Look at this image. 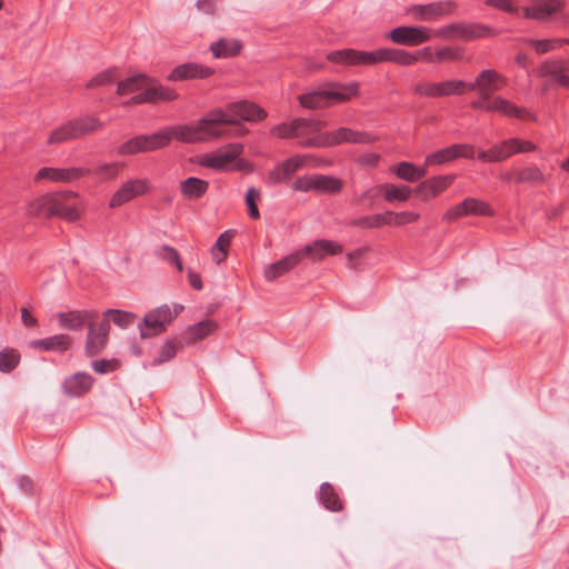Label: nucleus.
Masks as SVG:
<instances>
[{
	"mask_svg": "<svg viewBox=\"0 0 569 569\" xmlns=\"http://www.w3.org/2000/svg\"><path fill=\"white\" fill-rule=\"evenodd\" d=\"M267 118V111L254 102L240 100L216 108L197 121L202 142L217 140L226 134L223 124H239L241 121L258 122Z\"/></svg>",
	"mask_w": 569,
	"mask_h": 569,
	"instance_id": "obj_1",
	"label": "nucleus"
},
{
	"mask_svg": "<svg viewBox=\"0 0 569 569\" xmlns=\"http://www.w3.org/2000/svg\"><path fill=\"white\" fill-rule=\"evenodd\" d=\"M358 93L359 84L357 82H329L300 94L298 101L305 109L317 110L347 102Z\"/></svg>",
	"mask_w": 569,
	"mask_h": 569,
	"instance_id": "obj_2",
	"label": "nucleus"
},
{
	"mask_svg": "<svg viewBox=\"0 0 569 569\" xmlns=\"http://www.w3.org/2000/svg\"><path fill=\"white\" fill-rule=\"evenodd\" d=\"M146 151L151 152L167 147L173 139L183 143H198L202 142L197 122L188 124H176L166 127L162 130L143 134Z\"/></svg>",
	"mask_w": 569,
	"mask_h": 569,
	"instance_id": "obj_3",
	"label": "nucleus"
},
{
	"mask_svg": "<svg viewBox=\"0 0 569 569\" xmlns=\"http://www.w3.org/2000/svg\"><path fill=\"white\" fill-rule=\"evenodd\" d=\"M397 48H379L373 51H360L356 49H342L327 54L330 62L346 66H372L396 60Z\"/></svg>",
	"mask_w": 569,
	"mask_h": 569,
	"instance_id": "obj_4",
	"label": "nucleus"
},
{
	"mask_svg": "<svg viewBox=\"0 0 569 569\" xmlns=\"http://www.w3.org/2000/svg\"><path fill=\"white\" fill-rule=\"evenodd\" d=\"M376 141V137L369 132L356 131L347 127H340L333 131L322 132L301 142L303 147L330 148L341 143L369 144Z\"/></svg>",
	"mask_w": 569,
	"mask_h": 569,
	"instance_id": "obj_5",
	"label": "nucleus"
},
{
	"mask_svg": "<svg viewBox=\"0 0 569 569\" xmlns=\"http://www.w3.org/2000/svg\"><path fill=\"white\" fill-rule=\"evenodd\" d=\"M326 122L316 119L297 118L289 122H282L271 129V133L280 139H297L298 146L305 148L301 142L322 132Z\"/></svg>",
	"mask_w": 569,
	"mask_h": 569,
	"instance_id": "obj_6",
	"label": "nucleus"
},
{
	"mask_svg": "<svg viewBox=\"0 0 569 569\" xmlns=\"http://www.w3.org/2000/svg\"><path fill=\"white\" fill-rule=\"evenodd\" d=\"M506 83V78L493 69L482 70L473 82L467 83V89L477 91L478 99L470 102L472 109H479L480 106H488L492 92L501 89Z\"/></svg>",
	"mask_w": 569,
	"mask_h": 569,
	"instance_id": "obj_7",
	"label": "nucleus"
},
{
	"mask_svg": "<svg viewBox=\"0 0 569 569\" xmlns=\"http://www.w3.org/2000/svg\"><path fill=\"white\" fill-rule=\"evenodd\" d=\"M492 30L483 24L478 23H451L432 31V38H441L443 40H463L471 41L479 38L491 36Z\"/></svg>",
	"mask_w": 569,
	"mask_h": 569,
	"instance_id": "obj_8",
	"label": "nucleus"
},
{
	"mask_svg": "<svg viewBox=\"0 0 569 569\" xmlns=\"http://www.w3.org/2000/svg\"><path fill=\"white\" fill-rule=\"evenodd\" d=\"M50 213L52 217H59L73 222L80 218V201L76 192L62 190L50 192Z\"/></svg>",
	"mask_w": 569,
	"mask_h": 569,
	"instance_id": "obj_9",
	"label": "nucleus"
},
{
	"mask_svg": "<svg viewBox=\"0 0 569 569\" xmlns=\"http://www.w3.org/2000/svg\"><path fill=\"white\" fill-rule=\"evenodd\" d=\"M178 311H172L167 305L151 310L144 316L143 322L139 325L141 338H149L162 333L177 317Z\"/></svg>",
	"mask_w": 569,
	"mask_h": 569,
	"instance_id": "obj_10",
	"label": "nucleus"
},
{
	"mask_svg": "<svg viewBox=\"0 0 569 569\" xmlns=\"http://www.w3.org/2000/svg\"><path fill=\"white\" fill-rule=\"evenodd\" d=\"M110 332L109 319H102L99 322L92 320L87 327L84 352L88 357H94L101 353L108 345Z\"/></svg>",
	"mask_w": 569,
	"mask_h": 569,
	"instance_id": "obj_11",
	"label": "nucleus"
},
{
	"mask_svg": "<svg viewBox=\"0 0 569 569\" xmlns=\"http://www.w3.org/2000/svg\"><path fill=\"white\" fill-rule=\"evenodd\" d=\"M388 38L396 44L416 47L432 38V30L425 26H400L393 28Z\"/></svg>",
	"mask_w": 569,
	"mask_h": 569,
	"instance_id": "obj_12",
	"label": "nucleus"
},
{
	"mask_svg": "<svg viewBox=\"0 0 569 569\" xmlns=\"http://www.w3.org/2000/svg\"><path fill=\"white\" fill-rule=\"evenodd\" d=\"M243 152V146L240 143H230L216 152L207 153L201 157L200 166L217 171H224L231 168V164Z\"/></svg>",
	"mask_w": 569,
	"mask_h": 569,
	"instance_id": "obj_13",
	"label": "nucleus"
},
{
	"mask_svg": "<svg viewBox=\"0 0 569 569\" xmlns=\"http://www.w3.org/2000/svg\"><path fill=\"white\" fill-rule=\"evenodd\" d=\"M467 216L491 217L493 216V210L486 201L469 197L448 209L442 216V220L451 222Z\"/></svg>",
	"mask_w": 569,
	"mask_h": 569,
	"instance_id": "obj_14",
	"label": "nucleus"
},
{
	"mask_svg": "<svg viewBox=\"0 0 569 569\" xmlns=\"http://www.w3.org/2000/svg\"><path fill=\"white\" fill-rule=\"evenodd\" d=\"M456 3L450 0L428 4H413L408 9V13L416 20L433 22L451 14L456 10Z\"/></svg>",
	"mask_w": 569,
	"mask_h": 569,
	"instance_id": "obj_15",
	"label": "nucleus"
},
{
	"mask_svg": "<svg viewBox=\"0 0 569 569\" xmlns=\"http://www.w3.org/2000/svg\"><path fill=\"white\" fill-rule=\"evenodd\" d=\"M473 157L475 147L472 144L456 143L428 154L426 157L425 164H442L456 160L458 158L473 159Z\"/></svg>",
	"mask_w": 569,
	"mask_h": 569,
	"instance_id": "obj_16",
	"label": "nucleus"
},
{
	"mask_svg": "<svg viewBox=\"0 0 569 569\" xmlns=\"http://www.w3.org/2000/svg\"><path fill=\"white\" fill-rule=\"evenodd\" d=\"M59 326L69 331H80L92 320H98L99 312L94 309H78L57 315Z\"/></svg>",
	"mask_w": 569,
	"mask_h": 569,
	"instance_id": "obj_17",
	"label": "nucleus"
},
{
	"mask_svg": "<svg viewBox=\"0 0 569 569\" xmlns=\"http://www.w3.org/2000/svg\"><path fill=\"white\" fill-rule=\"evenodd\" d=\"M149 182L147 179H131L124 182L111 197L110 208H118L130 200L142 196L149 191Z\"/></svg>",
	"mask_w": 569,
	"mask_h": 569,
	"instance_id": "obj_18",
	"label": "nucleus"
},
{
	"mask_svg": "<svg viewBox=\"0 0 569 569\" xmlns=\"http://www.w3.org/2000/svg\"><path fill=\"white\" fill-rule=\"evenodd\" d=\"M91 173L90 168H51L42 167L36 174L37 180L48 179L53 182H71L83 177H88Z\"/></svg>",
	"mask_w": 569,
	"mask_h": 569,
	"instance_id": "obj_19",
	"label": "nucleus"
},
{
	"mask_svg": "<svg viewBox=\"0 0 569 569\" xmlns=\"http://www.w3.org/2000/svg\"><path fill=\"white\" fill-rule=\"evenodd\" d=\"M343 250L342 244L333 240L319 239L313 241L310 244L301 248L299 253H301V258H310L313 261L322 260L327 256H337L340 254Z\"/></svg>",
	"mask_w": 569,
	"mask_h": 569,
	"instance_id": "obj_20",
	"label": "nucleus"
},
{
	"mask_svg": "<svg viewBox=\"0 0 569 569\" xmlns=\"http://www.w3.org/2000/svg\"><path fill=\"white\" fill-rule=\"evenodd\" d=\"M563 6L562 0H532L530 6L523 8V16L529 19L547 20Z\"/></svg>",
	"mask_w": 569,
	"mask_h": 569,
	"instance_id": "obj_21",
	"label": "nucleus"
},
{
	"mask_svg": "<svg viewBox=\"0 0 569 569\" xmlns=\"http://www.w3.org/2000/svg\"><path fill=\"white\" fill-rule=\"evenodd\" d=\"M212 73L213 69L209 67L189 62L176 67L168 76V80L181 81L188 79H206L210 77Z\"/></svg>",
	"mask_w": 569,
	"mask_h": 569,
	"instance_id": "obj_22",
	"label": "nucleus"
},
{
	"mask_svg": "<svg viewBox=\"0 0 569 569\" xmlns=\"http://www.w3.org/2000/svg\"><path fill=\"white\" fill-rule=\"evenodd\" d=\"M538 74L551 78L557 84L569 88V76L566 74V63L562 60L548 59L540 63Z\"/></svg>",
	"mask_w": 569,
	"mask_h": 569,
	"instance_id": "obj_23",
	"label": "nucleus"
},
{
	"mask_svg": "<svg viewBox=\"0 0 569 569\" xmlns=\"http://www.w3.org/2000/svg\"><path fill=\"white\" fill-rule=\"evenodd\" d=\"M72 346V338L66 333L53 335L43 339L32 340L30 348L42 351L66 352Z\"/></svg>",
	"mask_w": 569,
	"mask_h": 569,
	"instance_id": "obj_24",
	"label": "nucleus"
},
{
	"mask_svg": "<svg viewBox=\"0 0 569 569\" xmlns=\"http://www.w3.org/2000/svg\"><path fill=\"white\" fill-rule=\"evenodd\" d=\"M453 176H438L422 181L417 188L416 192L422 200H429L436 197L441 191L446 190L452 182Z\"/></svg>",
	"mask_w": 569,
	"mask_h": 569,
	"instance_id": "obj_25",
	"label": "nucleus"
},
{
	"mask_svg": "<svg viewBox=\"0 0 569 569\" xmlns=\"http://www.w3.org/2000/svg\"><path fill=\"white\" fill-rule=\"evenodd\" d=\"M93 377L87 372H77L63 382V391L72 397L86 395L93 386Z\"/></svg>",
	"mask_w": 569,
	"mask_h": 569,
	"instance_id": "obj_26",
	"label": "nucleus"
},
{
	"mask_svg": "<svg viewBox=\"0 0 569 569\" xmlns=\"http://www.w3.org/2000/svg\"><path fill=\"white\" fill-rule=\"evenodd\" d=\"M301 260H302V258H301V253H299V251L292 252V253L288 254L287 257L282 258L281 260L269 264L264 269V278L269 281H272V280L283 276L288 271H290Z\"/></svg>",
	"mask_w": 569,
	"mask_h": 569,
	"instance_id": "obj_27",
	"label": "nucleus"
},
{
	"mask_svg": "<svg viewBox=\"0 0 569 569\" xmlns=\"http://www.w3.org/2000/svg\"><path fill=\"white\" fill-rule=\"evenodd\" d=\"M500 160L505 161L516 153H526L537 150V146L528 140L510 138L498 143Z\"/></svg>",
	"mask_w": 569,
	"mask_h": 569,
	"instance_id": "obj_28",
	"label": "nucleus"
},
{
	"mask_svg": "<svg viewBox=\"0 0 569 569\" xmlns=\"http://www.w3.org/2000/svg\"><path fill=\"white\" fill-rule=\"evenodd\" d=\"M179 188L184 199L198 200L207 193L209 182L197 177H189L180 182Z\"/></svg>",
	"mask_w": 569,
	"mask_h": 569,
	"instance_id": "obj_29",
	"label": "nucleus"
},
{
	"mask_svg": "<svg viewBox=\"0 0 569 569\" xmlns=\"http://www.w3.org/2000/svg\"><path fill=\"white\" fill-rule=\"evenodd\" d=\"M71 124L74 130V134L78 139L86 136L92 134L102 129V122L93 116H84L81 118L71 119Z\"/></svg>",
	"mask_w": 569,
	"mask_h": 569,
	"instance_id": "obj_30",
	"label": "nucleus"
},
{
	"mask_svg": "<svg viewBox=\"0 0 569 569\" xmlns=\"http://www.w3.org/2000/svg\"><path fill=\"white\" fill-rule=\"evenodd\" d=\"M214 58L236 57L242 50V43L239 40L220 39L210 46Z\"/></svg>",
	"mask_w": 569,
	"mask_h": 569,
	"instance_id": "obj_31",
	"label": "nucleus"
},
{
	"mask_svg": "<svg viewBox=\"0 0 569 569\" xmlns=\"http://www.w3.org/2000/svg\"><path fill=\"white\" fill-rule=\"evenodd\" d=\"M319 499L323 507L330 511L339 512L343 509V502L329 482L320 486Z\"/></svg>",
	"mask_w": 569,
	"mask_h": 569,
	"instance_id": "obj_32",
	"label": "nucleus"
},
{
	"mask_svg": "<svg viewBox=\"0 0 569 569\" xmlns=\"http://www.w3.org/2000/svg\"><path fill=\"white\" fill-rule=\"evenodd\" d=\"M122 162H99L91 170L89 176H93L102 182L116 180L123 168Z\"/></svg>",
	"mask_w": 569,
	"mask_h": 569,
	"instance_id": "obj_33",
	"label": "nucleus"
},
{
	"mask_svg": "<svg viewBox=\"0 0 569 569\" xmlns=\"http://www.w3.org/2000/svg\"><path fill=\"white\" fill-rule=\"evenodd\" d=\"M218 329V325L214 320L206 319L192 326H189L187 329V340L190 342H194L201 339H204L209 335L213 333Z\"/></svg>",
	"mask_w": 569,
	"mask_h": 569,
	"instance_id": "obj_34",
	"label": "nucleus"
},
{
	"mask_svg": "<svg viewBox=\"0 0 569 569\" xmlns=\"http://www.w3.org/2000/svg\"><path fill=\"white\" fill-rule=\"evenodd\" d=\"M522 42L527 46L532 47L538 54H545L561 48L562 44L565 43H569V39L552 38L536 40L531 38H525L522 39Z\"/></svg>",
	"mask_w": 569,
	"mask_h": 569,
	"instance_id": "obj_35",
	"label": "nucleus"
},
{
	"mask_svg": "<svg viewBox=\"0 0 569 569\" xmlns=\"http://www.w3.org/2000/svg\"><path fill=\"white\" fill-rule=\"evenodd\" d=\"M392 171L407 182H416L427 174L426 167H417L411 162H400Z\"/></svg>",
	"mask_w": 569,
	"mask_h": 569,
	"instance_id": "obj_36",
	"label": "nucleus"
},
{
	"mask_svg": "<svg viewBox=\"0 0 569 569\" xmlns=\"http://www.w3.org/2000/svg\"><path fill=\"white\" fill-rule=\"evenodd\" d=\"M436 98H443L450 96H460L467 89V82L462 80H445L441 82H435Z\"/></svg>",
	"mask_w": 569,
	"mask_h": 569,
	"instance_id": "obj_37",
	"label": "nucleus"
},
{
	"mask_svg": "<svg viewBox=\"0 0 569 569\" xmlns=\"http://www.w3.org/2000/svg\"><path fill=\"white\" fill-rule=\"evenodd\" d=\"M512 174L517 183H543L546 181L543 172L536 166L513 169Z\"/></svg>",
	"mask_w": 569,
	"mask_h": 569,
	"instance_id": "obj_38",
	"label": "nucleus"
},
{
	"mask_svg": "<svg viewBox=\"0 0 569 569\" xmlns=\"http://www.w3.org/2000/svg\"><path fill=\"white\" fill-rule=\"evenodd\" d=\"M302 166V160L298 157L287 159L280 168L270 172V178L276 182H282L293 174Z\"/></svg>",
	"mask_w": 569,
	"mask_h": 569,
	"instance_id": "obj_39",
	"label": "nucleus"
},
{
	"mask_svg": "<svg viewBox=\"0 0 569 569\" xmlns=\"http://www.w3.org/2000/svg\"><path fill=\"white\" fill-rule=\"evenodd\" d=\"M71 140H77V137L71 121L69 120L50 132L47 143L49 146L61 144Z\"/></svg>",
	"mask_w": 569,
	"mask_h": 569,
	"instance_id": "obj_40",
	"label": "nucleus"
},
{
	"mask_svg": "<svg viewBox=\"0 0 569 569\" xmlns=\"http://www.w3.org/2000/svg\"><path fill=\"white\" fill-rule=\"evenodd\" d=\"M377 189L382 190L385 192V200L387 202L395 201H407L411 194V189L408 186H395L391 183H385L378 186Z\"/></svg>",
	"mask_w": 569,
	"mask_h": 569,
	"instance_id": "obj_41",
	"label": "nucleus"
},
{
	"mask_svg": "<svg viewBox=\"0 0 569 569\" xmlns=\"http://www.w3.org/2000/svg\"><path fill=\"white\" fill-rule=\"evenodd\" d=\"M27 213L32 217L51 218L49 193L31 200L27 206Z\"/></svg>",
	"mask_w": 569,
	"mask_h": 569,
	"instance_id": "obj_42",
	"label": "nucleus"
},
{
	"mask_svg": "<svg viewBox=\"0 0 569 569\" xmlns=\"http://www.w3.org/2000/svg\"><path fill=\"white\" fill-rule=\"evenodd\" d=\"M21 355L17 349L4 348L0 351V372L10 373L20 363Z\"/></svg>",
	"mask_w": 569,
	"mask_h": 569,
	"instance_id": "obj_43",
	"label": "nucleus"
},
{
	"mask_svg": "<svg viewBox=\"0 0 569 569\" xmlns=\"http://www.w3.org/2000/svg\"><path fill=\"white\" fill-rule=\"evenodd\" d=\"M341 189L342 182L340 179L331 176L316 174L315 191L338 193Z\"/></svg>",
	"mask_w": 569,
	"mask_h": 569,
	"instance_id": "obj_44",
	"label": "nucleus"
},
{
	"mask_svg": "<svg viewBox=\"0 0 569 569\" xmlns=\"http://www.w3.org/2000/svg\"><path fill=\"white\" fill-rule=\"evenodd\" d=\"M232 238H233L232 230H227L218 237L216 243L213 244V247L211 249V253H212L214 260L217 261V263H220L222 260H224V258L227 256V250L231 243Z\"/></svg>",
	"mask_w": 569,
	"mask_h": 569,
	"instance_id": "obj_45",
	"label": "nucleus"
},
{
	"mask_svg": "<svg viewBox=\"0 0 569 569\" xmlns=\"http://www.w3.org/2000/svg\"><path fill=\"white\" fill-rule=\"evenodd\" d=\"M103 319L111 320L116 326L120 328H127L128 326L132 325L136 315L132 312L118 310V309H108L103 312Z\"/></svg>",
	"mask_w": 569,
	"mask_h": 569,
	"instance_id": "obj_46",
	"label": "nucleus"
},
{
	"mask_svg": "<svg viewBox=\"0 0 569 569\" xmlns=\"http://www.w3.org/2000/svg\"><path fill=\"white\" fill-rule=\"evenodd\" d=\"M147 84V77L144 74H137L130 77L118 83V94H128L144 88Z\"/></svg>",
	"mask_w": 569,
	"mask_h": 569,
	"instance_id": "obj_47",
	"label": "nucleus"
},
{
	"mask_svg": "<svg viewBox=\"0 0 569 569\" xmlns=\"http://www.w3.org/2000/svg\"><path fill=\"white\" fill-rule=\"evenodd\" d=\"M463 51L459 47H443L433 52V63L451 62L461 60Z\"/></svg>",
	"mask_w": 569,
	"mask_h": 569,
	"instance_id": "obj_48",
	"label": "nucleus"
},
{
	"mask_svg": "<svg viewBox=\"0 0 569 569\" xmlns=\"http://www.w3.org/2000/svg\"><path fill=\"white\" fill-rule=\"evenodd\" d=\"M144 140L146 139H144L143 134L136 136V137L129 139L128 141H126L124 143H122L118 148V153L120 156H130V154H136V153H140V152H147Z\"/></svg>",
	"mask_w": 569,
	"mask_h": 569,
	"instance_id": "obj_49",
	"label": "nucleus"
},
{
	"mask_svg": "<svg viewBox=\"0 0 569 569\" xmlns=\"http://www.w3.org/2000/svg\"><path fill=\"white\" fill-rule=\"evenodd\" d=\"M157 254L162 260L173 264L179 272L183 271L182 260L176 248L168 244H163L159 248Z\"/></svg>",
	"mask_w": 569,
	"mask_h": 569,
	"instance_id": "obj_50",
	"label": "nucleus"
},
{
	"mask_svg": "<svg viewBox=\"0 0 569 569\" xmlns=\"http://www.w3.org/2000/svg\"><path fill=\"white\" fill-rule=\"evenodd\" d=\"M260 193L254 187H250L246 193V204L248 206V214L251 219L257 220L260 218V212L256 200L259 199Z\"/></svg>",
	"mask_w": 569,
	"mask_h": 569,
	"instance_id": "obj_51",
	"label": "nucleus"
},
{
	"mask_svg": "<svg viewBox=\"0 0 569 569\" xmlns=\"http://www.w3.org/2000/svg\"><path fill=\"white\" fill-rule=\"evenodd\" d=\"M149 91L152 93V103L172 101L177 98V93L172 89L163 86L149 88Z\"/></svg>",
	"mask_w": 569,
	"mask_h": 569,
	"instance_id": "obj_52",
	"label": "nucleus"
},
{
	"mask_svg": "<svg viewBox=\"0 0 569 569\" xmlns=\"http://www.w3.org/2000/svg\"><path fill=\"white\" fill-rule=\"evenodd\" d=\"M116 70L108 69L93 77L87 84V88L101 87L112 83L116 80Z\"/></svg>",
	"mask_w": 569,
	"mask_h": 569,
	"instance_id": "obj_53",
	"label": "nucleus"
},
{
	"mask_svg": "<svg viewBox=\"0 0 569 569\" xmlns=\"http://www.w3.org/2000/svg\"><path fill=\"white\" fill-rule=\"evenodd\" d=\"M382 218H379V213L371 214V216H363L357 219H353L350 222V226L359 227L362 229H373V228H380V221Z\"/></svg>",
	"mask_w": 569,
	"mask_h": 569,
	"instance_id": "obj_54",
	"label": "nucleus"
},
{
	"mask_svg": "<svg viewBox=\"0 0 569 569\" xmlns=\"http://www.w3.org/2000/svg\"><path fill=\"white\" fill-rule=\"evenodd\" d=\"M413 94L421 98H436L435 82L431 81H419L412 87Z\"/></svg>",
	"mask_w": 569,
	"mask_h": 569,
	"instance_id": "obj_55",
	"label": "nucleus"
},
{
	"mask_svg": "<svg viewBox=\"0 0 569 569\" xmlns=\"http://www.w3.org/2000/svg\"><path fill=\"white\" fill-rule=\"evenodd\" d=\"M503 116L516 119H529L536 120V116L528 111L526 108H520L509 101L508 107Z\"/></svg>",
	"mask_w": 569,
	"mask_h": 569,
	"instance_id": "obj_56",
	"label": "nucleus"
},
{
	"mask_svg": "<svg viewBox=\"0 0 569 569\" xmlns=\"http://www.w3.org/2000/svg\"><path fill=\"white\" fill-rule=\"evenodd\" d=\"M177 353L176 346L171 341H167L161 347L158 357L153 360V363L159 365L167 362L174 358Z\"/></svg>",
	"mask_w": 569,
	"mask_h": 569,
	"instance_id": "obj_57",
	"label": "nucleus"
},
{
	"mask_svg": "<svg viewBox=\"0 0 569 569\" xmlns=\"http://www.w3.org/2000/svg\"><path fill=\"white\" fill-rule=\"evenodd\" d=\"M316 174L299 177L293 182V190L309 192L315 191Z\"/></svg>",
	"mask_w": 569,
	"mask_h": 569,
	"instance_id": "obj_58",
	"label": "nucleus"
},
{
	"mask_svg": "<svg viewBox=\"0 0 569 569\" xmlns=\"http://www.w3.org/2000/svg\"><path fill=\"white\" fill-rule=\"evenodd\" d=\"M508 103H509V100H507L502 97H495L488 106H482V104H479V106H480V110H482V111H486V112L496 111V112H500L503 114L507 110Z\"/></svg>",
	"mask_w": 569,
	"mask_h": 569,
	"instance_id": "obj_59",
	"label": "nucleus"
},
{
	"mask_svg": "<svg viewBox=\"0 0 569 569\" xmlns=\"http://www.w3.org/2000/svg\"><path fill=\"white\" fill-rule=\"evenodd\" d=\"M117 367H118V361L116 359H112V360L101 359V360H96L92 362V369L97 373H100V375L111 372V371L116 370Z\"/></svg>",
	"mask_w": 569,
	"mask_h": 569,
	"instance_id": "obj_60",
	"label": "nucleus"
},
{
	"mask_svg": "<svg viewBox=\"0 0 569 569\" xmlns=\"http://www.w3.org/2000/svg\"><path fill=\"white\" fill-rule=\"evenodd\" d=\"M417 62V58L413 52L406 51L403 49H397L395 63L399 66H412Z\"/></svg>",
	"mask_w": 569,
	"mask_h": 569,
	"instance_id": "obj_61",
	"label": "nucleus"
},
{
	"mask_svg": "<svg viewBox=\"0 0 569 569\" xmlns=\"http://www.w3.org/2000/svg\"><path fill=\"white\" fill-rule=\"evenodd\" d=\"M478 159L485 162H501L498 143L488 150L480 151L478 153Z\"/></svg>",
	"mask_w": 569,
	"mask_h": 569,
	"instance_id": "obj_62",
	"label": "nucleus"
},
{
	"mask_svg": "<svg viewBox=\"0 0 569 569\" xmlns=\"http://www.w3.org/2000/svg\"><path fill=\"white\" fill-rule=\"evenodd\" d=\"M419 213L412 211H401L396 213V226L412 223L419 219Z\"/></svg>",
	"mask_w": 569,
	"mask_h": 569,
	"instance_id": "obj_63",
	"label": "nucleus"
},
{
	"mask_svg": "<svg viewBox=\"0 0 569 569\" xmlns=\"http://www.w3.org/2000/svg\"><path fill=\"white\" fill-rule=\"evenodd\" d=\"M487 4L490 7H495L505 12L516 13L517 8L513 6L511 0H487Z\"/></svg>",
	"mask_w": 569,
	"mask_h": 569,
	"instance_id": "obj_64",
	"label": "nucleus"
}]
</instances>
